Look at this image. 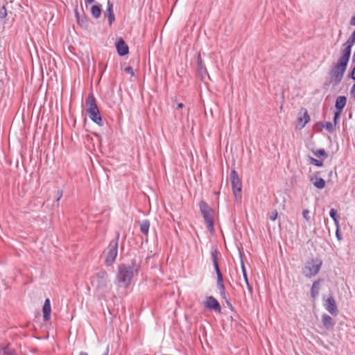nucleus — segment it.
I'll list each match as a JSON object with an SVG mask.
<instances>
[{
    "instance_id": "obj_14",
    "label": "nucleus",
    "mask_w": 355,
    "mask_h": 355,
    "mask_svg": "<svg viewBox=\"0 0 355 355\" xmlns=\"http://www.w3.org/2000/svg\"><path fill=\"white\" fill-rule=\"evenodd\" d=\"M310 181L317 189H322L325 187L326 182L324 180L318 175L311 177Z\"/></svg>"
},
{
    "instance_id": "obj_41",
    "label": "nucleus",
    "mask_w": 355,
    "mask_h": 355,
    "mask_svg": "<svg viewBox=\"0 0 355 355\" xmlns=\"http://www.w3.org/2000/svg\"><path fill=\"white\" fill-rule=\"evenodd\" d=\"M350 93L354 97H355V83L353 85L351 89Z\"/></svg>"
},
{
    "instance_id": "obj_11",
    "label": "nucleus",
    "mask_w": 355,
    "mask_h": 355,
    "mask_svg": "<svg viewBox=\"0 0 355 355\" xmlns=\"http://www.w3.org/2000/svg\"><path fill=\"white\" fill-rule=\"evenodd\" d=\"M116 48L119 55L123 56L128 53L129 49L122 38H120L116 43Z\"/></svg>"
},
{
    "instance_id": "obj_37",
    "label": "nucleus",
    "mask_w": 355,
    "mask_h": 355,
    "mask_svg": "<svg viewBox=\"0 0 355 355\" xmlns=\"http://www.w3.org/2000/svg\"><path fill=\"white\" fill-rule=\"evenodd\" d=\"M62 195H63V191L62 190H58L57 191V198H56V200H55V202H58L59 200L61 199V198L62 197Z\"/></svg>"
},
{
    "instance_id": "obj_27",
    "label": "nucleus",
    "mask_w": 355,
    "mask_h": 355,
    "mask_svg": "<svg viewBox=\"0 0 355 355\" xmlns=\"http://www.w3.org/2000/svg\"><path fill=\"white\" fill-rule=\"evenodd\" d=\"M216 275H217V287H218V290H223V287H225L224 283H223V275L221 273V274H218Z\"/></svg>"
},
{
    "instance_id": "obj_8",
    "label": "nucleus",
    "mask_w": 355,
    "mask_h": 355,
    "mask_svg": "<svg viewBox=\"0 0 355 355\" xmlns=\"http://www.w3.org/2000/svg\"><path fill=\"white\" fill-rule=\"evenodd\" d=\"M205 306L207 309L214 310L218 313H220L221 311L219 302L215 297L212 296H209L207 297L206 301L205 302Z\"/></svg>"
},
{
    "instance_id": "obj_42",
    "label": "nucleus",
    "mask_w": 355,
    "mask_h": 355,
    "mask_svg": "<svg viewBox=\"0 0 355 355\" xmlns=\"http://www.w3.org/2000/svg\"><path fill=\"white\" fill-rule=\"evenodd\" d=\"M245 284H246V286H247V287H248V288L249 291H250V293H252V286H251V285L250 284L249 281H248V283H245Z\"/></svg>"
},
{
    "instance_id": "obj_34",
    "label": "nucleus",
    "mask_w": 355,
    "mask_h": 355,
    "mask_svg": "<svg viewBox=\"0 0 355 355\" xmlns=\"http://www.w3.org/2000/svg\"><path fill=\"white\" fill-rule=\"evenodd\" d=\"M277 211L276 210H274L272 211H271L270 214H269V218L274 221L275 220V219L277 218Z\"/></svg>"
},
{
    "instance_id": "obj_43",
    "label": "nucleus",
    "mask_w": 355,
    "mask_h": 355,
    "mask_svg": "<svg viewBox=\"0 0 355 355\" xmlns=\"http://www.w3.org/2000/svg\"><path fill=\"white\" fill-rule=\"evenodd\" d=\"M349 23H350V25L355 26V15L352 17Z\"/></svg>"
},
{
    "instance_id": "obj_20",
    "label": "nucleus",
    "mask_w": 355,
    "mask_h": 355,
    "mask_svg": "<svg viewBox=\"0 0 355 355\" xmlns=\"http://www.w3.org/2000/svg\"><path fill=\"white\" fill-rule=\"evenodd\" d=\"M197 69L198 72L201 74V76H203L207 72L206 68L204 67L202 64V60L201 59L200 53H198L197 58Z\"/></svg>"
},
{
    "instance_id": "obj_5",
    "label": "nucleus",
    "mask_w": 355,
    "mask_h": 355,
    "mask_svg": "<svg viewBox=\"0 0 355 355\" xmlns=\"http://www.w3.org/2000/svg\"><path fill=\"white\" fill-rule=\"evenodd\" d=\"M200 212L207 224L209 231L214 230V210L205 202L200 201L199 203Z\"/></svg>"
},
{
    "instance_id": "obj_39",
    "label": "nucleus",
    "mask_w": 355,
    "mask_h": 355,
    "mask_svg": "<svg viewBox=\"0 0 355 355\" xmlns=\"http://www.w3.org/2000/svg\"><path fill=\"white\" fill-rule=\"evenodd\" d=\"M350 77H351L352 79L355 80V65H354V67L352 69V71L351 73Z\"/></svg>"
},
{
    "instance_id": "obj_24",
    "label": "nucleus",
    "mask_w": 355,
    "mask_h": 355,
    "mask_svg": "<svg viewBox=\"0 0 355 355\" xmlns=\"http://www.w3.org/2000/svg\"><path fill=\"white\" fill-rule=\"evenodd\" d=\"M309 116L306 110L303 112V116L298 118V123L303 128L309 121Z\"/></svg>"
},
{
    "instance_id": "obj_35",
    "label": "nucleus",
    "mask_w": 355,
    "mask_h": 355,
    "mask_svg": "<svg viewBox=\"0 0 355 355\" xmlns=\"http://www.w3.org/2000/svg\"><path fill=\"white\" fill-rule=\"evenodd\" d=\"M7 15V11L5 8V6H3L1 8H0V17L4 18Z\"/></svg>"
},
{
    "instance_id": "obj_48",
    "label": "nucleus",
    "mask_w": 355,
    "mask_h": 355,
    "mask_svg": "<svg viewBox=\"0 0 355 355\" xmlns=\"http://www.w3.org/2000/svg\"><path fill=\"white\" fill-rule=\"evenodd\" d=\"M352 59H353V61H355V50H354V52L353 53Z\"/></svg>"
},
{
    "instance_id": "obj_19",
    "label": "nucleus",
    "mask_w": 355,
    "mask_h": 355,
    "mask_svg": "<svg viewBox=\"0 0 355 355\" xmlns=\"http://www.w3.org/2000/svg\"><path fill=\"white\" fill-rule=\"evenodd\" d=\"M218 252L216 250H214L211 251V258L214 263V267L215 268L216 275L221 274V271L219 268L218 263V257H217Z\"/></svg>"
},
{
    "instance_id": "obj_45",
    "label": "nucleus",
    "mask_w": 355,
    "mask_h": 355,
    "mask_svg": "<svg viewBox=\"0 0 355 355\" xmlns=\"http://www.w3.org/2000/svg\"><path fill=\"white\" fill-rule=\"evenodd\" d=\"M184 107V104L182 103H180L178 104V108H182Z\"/></svg>"
},
{
    "instance_id": "obj_21",
    "label": "nucleus",
    "mask_w": 355,
    "mask_h": 355,
    "mask_svg": "<svg viewBox=\"0 0 355 355\" xmlns=\"http://www.w3.org/2000/svg\"><path fill=\"white\" fill-rule=\"evenodd\" d=\"M139 225L141 232L146 235L148 233L150 222L148 220H144L139 223Z\"/></svg>"
},
{
    "instance_id": "obj_13",
    "label": "nucleus",
    "mask_w": 355,
    "mask_h": 355,
    "mask_svg": "<svg viewBox=\"0 0 355 355\" xmlns=\"http://www.w3.org/2000/svg\"><path fill=\"white\" fill-rule=\"evenodd\" d=\"M85 105L87 107V111H92L98 108L93 93L89 94L85 101Z\"/></svg>"
},
{
    "instance_id": "obj_10",
    "label": "nucleus",
    "mask_w": 355,
    "mask_h": 355,
    "mask_svg": "<svg viewBox=\"0 0 355 355\" xmlns=\"http://www.w3.org/2000/svg\"><path fill=\"white\" fill-rule=\"evenodd\" d=\"M355 44V31L352 33L348 40L343 44L341 51L351 55L352 47Z\"/></svg>"
},
{
    "instance_id": "obj_3",
    "label": "nucleus",
    "mask_w": 355,
    "mask_h": 355,
    "mask_svg": "<svg viewBox=\"0 0 355 355\" xmlns=\"http://www.w3.org/2000/svg\"><path fill=\"white\" fill-rule=\"evenodd\" d=\"M91 284L95 291L99 295H104L108 293L112 288L110 282L108 279L107 273L103 270L92 277Z\"/></svg>"
},
{
    "instance_id": "obj_2",
    "label": "nucleus",
    "mask_w": 355,
    "mask_h": 355,
    "mask_svg": "<svg viewBox=\"0 0 355 355\" xmlns=\"http://www.w3.org/2000/svg\"><path fill=\"white\" fill-rule=\"evenodd\" d=\"M350 58V55L340 52L337 62L334 63L329 71L330 83L334 86L338 85L343 80L345 72Z\"/></svg>"
},
{
    "instance_id": "obj_23",
    "label": "nucleus",
    "mask_w": 355,
    "mask_h": 355,
    "mask_svg": "<svg viewBox=\"0 0 355 355\" xmlns=\"http://www.w3.org/2000/svg\"><path fill=\"white\" fill-rule=\"evenodd\" d=\"M319 281H315L313 283L311 289V295L313 298H315L319 293Z\"/></svg>"
},
{
    "instance_id": "obj_4",
    "label": "nucleus",
    "mask_w": 355,
    "mask_h": 355,
    "mask_svg": "<svg viewBox=\"0 0 355 355\" xmlns=\"http://www.w3.org/2000/svg\"><path fill=\"white\" fill-rule=\"evenodd\" d=\"M119 239V233L117 232L116 238L110 241L109 245L104 251L105 257V262L107 266H112L117 257Z\"/></svg>"
},
{
    "instance_id": "obj_47",
    "label": "nucleus",
    "mask_w": 355,
    "mask_h": 355,
    "mask_svg": "<svg viewBox=\"0 0 355 355\" xmlns=\"http://www.w3.org/2000/svg\"><path fill=\"white\" fill-rule=\"evenodd\" d=\"M80 355H88L87 352H81L80 353Z\"/></svg>"
},
{
    "instance_id": "obj_36",
    "label": "nucleus",
    "mask_w": 355,
    "mask_h": 355,
    "mask_svg": "<svg viewBox=\"0 0 355 355\" xmlns=\"http://www.w3.org/2000/svg\"><path fill=\"white\" fill-rule=\"evenodd\" d=\"M124 71H125L126 73H128L130 74L132 76H134V71H133V69H132V67H130V66L126 67L125 68Z\"/></svg>"
},
{
    "instance_id": "obj_6",
    "label": "nucleus",
    "mask_w": 355,
    "mask_h": 355,
    "mask_svg": "<svg viewBox=\"0 0 355 355\" xmlns=\"http://www.w3.org/2000/svg\"><path fill=\"white\" fill-rule=\"evenodd\" d=\"M321 266V260L312 259L306 263L303 270V274L307 277H313L319 272Z\"/></svg>"
},
{
    "instance_id": "obj_1",
    "label": "nucleus",
    "mask_w": 355,
    "mask_h": 355,
    "mask_svg": "<svg viewBox=\"0 0 355 355\" xmlns=\"http://www.w3.org/2000/svg\"><path fill=\"white\" fill-rule=\"evenodd\" d=\"M140 269V265L136 260H132L130 263L120 264L118 266L116 274V280L121 284V286L128 287L132 282V277L137 274Z\"/></svg>"
},
{
    "instance_id": "obj_40",
    "label": "nucleus",
    "mask_w": 355,
    "mask_h": 355,
    "mask_svg": "<svg viewBox=\"0 0 355 355\" xmlns=\"http://www.w3.org/2000/svg\"><path fill=\"white\" fill-rule=\"evenodd\" d=\"M336 237L338 238V240H340L341 239V237H340V233H339V226L338 227H336Z\"/></svg>"
},
{
    "instance_id": "obj_29",
    "label": "nucleus",
    "mask_w": 355,
    "mask_h": 355,
    "mask_svg": "<svg viewBox=\"0 0 355 355\" xmlns=\"http://www.w3.org/2000/svg\"><path fill=\"white\" fill-rule=\"evenodd\" d=\"M314 155L316 157H327V154L326 151L324 149H320L314 152Z\"/></svg>"
},
{
    "instance_id": "obj_28",
    "label": "nucleus",
    "mask_w": 355,
    "mask_h": 355,
    "mask_svg": "<svg viewBox=\"0 0 355 355\" xmlns=\"http://www.w3.org/2000/svg\"><path fill=\"white\" fill-rule=\"evenodd\" d=\"M334 124H333L331 122H326L323 127L327 130L329 132H332L334 130Z\"/></svg>"
},
{
    "instance_id": "obj_22",
    "label": "nucleus",
    "mask_w": 355,
    "mask_h": 355,
    "mask_svg": "<svg viewBox=\"0 0 355 355\" xmlns=\"http://www.w3.org/2000/svg\"><path fill=\"white\" fill-rule=\"evenodd\" d=\"M91 13L95 18H99L101 15V5H94L91 8Z\"/></svg>"
},
{
    "instance_id": "obj_32",
    "label": "nucleus",
    "mask_w": 355,
    "mask_h": 355,
    "mask_svg": "<svg viewBox=\"0 0 355 355\" xmlns=\"http://www.w3.org/2000/svg\"><path fill=\"white\" fill-rule=\"evenodd\" d=\"M241 269H242L243 276L245 282L248 283V275H247L246 269H245V266L243 262L241 264Z\"/></svg>"
},
{
    "instance_id": "obj_17",
    "label": "nucleus",
    "mask_w": 355,
    "mask_h": 355,
    "mask_svg": "<svg viewBox=\"0 0 355 355\" xmlns=\"http://www.w3.org/2000/svg\"><path fill=\"white\" fill-rule=\"evenodd\" d=\"M347 103V98L345 96H339L337 97L335 107L337 111L343 112Z\"/></svg>"
},
{
    "instance_id": "obj_30",
    "label": "nucleus",
    "mask_w": 355,
    "mask_h": 355,
    "mask_svg": "<svg viewBox=\"0 0 355 355\" xmlns=\"http://www.w3.org/2000/svg\"><path fill=\"white\" fill-rule=\"evenodd\" d=\"M309 160L311 164H314L315 166H322L323 165V162L321 160H318L311 157H309Z\"/></svg>"
},
{
    "instance_id": "obj_26",
    "label": "nucleus",
    "mask_w": 355,
    "mask_h": 355,
    "mask_svg": "<svg viewBox=\"0 0 355 355\" xmlns=\"http://www.w3.org/2000/svg\"><path fill=\"white\" fill-rule=\"evenodd\" d=\"M329 215L331 218L334 220L335 225L336 227H338L339 221L337 217V211L335 209H331L329 211Z\"/></svg>"
},
{
    "instance_id": "obj_9",
    "label": "nucleus",
    "mask_w": 355,
    "mask_h": 355,
    "mask_svg": "<svg viewBox=\"0 0 355 355\" xmlns=\"http://www.w3.org/2000/svg\"><path fill=\"white\" fill-rule=\"evenodd\" d=\"M326 310L330 313L331 315H337L338 309L336 304V301L334 297L331 295L329 296L325 301L324 304Z\"/></svg>"
},
{
    "instance_id": "obj_33",
    "label": "nucleus",
    "mask_w": 355,
    "mask_h": 355,
    "mask_svg": "<svg viewBox=\"0 0 355 355\" xmlns=\"http://www.w3.org/2000/svg\"><path fill=\"white\" fill-rule=\"evenodd\" d=\"M303 218L307 221H310V216H309V211L308 209H304L302 212Z\"/></svg>"
},
{
    "instance_id": "obj_46",
    "label": "nucleus",
    "mask_w": 355,
    "mask_h": 355,
    "mask_svg": "<svg viewBox=\"0 0 355 355\" xmlns=\"http://www.w3.org/2000/svg\"><path fill=\"white\" fill-rule=\"evenodd\" d=\"M109 353V347H107L105 353L103 355H108Z\"/></svg>"
},
{
    "instance_id": "obj_38",
    "label": "nucleus",
    "mask_w": 355,
    "mask_h": 355,
    "mask_svg": "<svg viewBox=\"0 0 355 355\" xmlns=\"http://www.w3.org/2000/svg\"><path fill=\"white\" fill-rule=\"evenodd\" d=\"M220 291V294L221 295V297L223 298V299H226V295H225V287H223V290H219Z\"/></svg>"
},
{
    "instance_id": "obj_25",
    "label": "nucleus",
    "mask_w": 355,
    "mask_h": 355,
    "mask_svg": "<svg viewBox=\"0 0 355 355\" xmlns=\"http://www.w3.org/2000/svg\"><path fill=\"white\" fill-rule=\"evenodd\" d=\"M0 355H16L8 346L0 347Z\"/></svg>"
},
{
    "instance_id": "obj_7",
    "label": "nucleus",
    "mask_w": 355,
    "mask_h": 355,
    "mask_svg": "<svg viewBox=\"0 0 355 355\" xmlns=\"http://www.w3.org/2000/svg\"><path fill=\"white\" fill-rule=\"evenodd\" d=\"M230 180L232 188L236 199L241 198V182L235 170H232L230 173Z\"/></svg>"
},
{
    "instance_id": "obj_31",
    "label": "nucleus",
    "mask_w": 355,
    "mask_h": 355,
    "mask_svg": "<svg viewBox=\"0 0 355 355\" xmlns=\"http://www.w3.org/2000/svg\"><path fill=\"white\" fill-rule=\"evenodd\" d=\"M341 113H342V112L336 110V112L334 113V122L335 125L338 123V121L340 119Z\"/></svg>"
},
{
    "instance_id": "obj_15",
    "label": "nucleus",
    "mask_w": 355,
    "mask_h": 355,
    "mask_svg": "<svg viewBox=\"0 0 355 355\" xmlns=\"http://www.w3.org/2000/svg\"><path fill=\"white\" fill-rule=\"evenodd\" d=\"M42 312H43L44 320L45 321L49 320L51 318V308L50 300L48 298L46 299V300L44 302L43 309H42Z\"/></svg>"
},
{
    "instance_id": "obj_16",
    "label": "nucleus",
    "mask_w": 355,
    "mask_h": 355,
    "mask_svg": "<svg viewBox=\"0 0 355 355\" xmlns=\"http://www.w3.org/2000/svg\"><path fill=\"white\" fill-rule=\"evenodd\" d=\"M105 15L106 17H107L109 24H110V25H111L113 23V21H114L115 17H114V12H113V4H112V3L110 2V1H107V9L105 12Z\"/></svg>"
},
{
    "instance_id": "obj_18",
    "label": "nucleus",
    "mask_w": 355,
    "mask_h": 355,
    "mask_svg": "<svg viewBox=\"0 0 355 355\" xmlns=\"http://www.w3.org/2000/svg\"><path fill=\"white\" fill-rule=\"evenodd\" d=\"M322 322L324 327L327 329H332L335 324L333 319L327 314L322 315Z\"/></svg>"
},
{
    "instance_id": "obj_44",
    "label": "nucleus",
    "mask_w": 355,
    "mask_h": 355,
    "mask_svg": "<svg viewBox=\"0 0 355 355\" xmlns=\"http://www.w3.org/2000/svg\"><path fill=\"white\" fill-rule=\"evenodd\" d=\"M86 4H91L92 3L94 0H85Z\"/></svg>"
},
{
    "instance_id": "obj_12",
    "label": "nucleus",
    "mask_w": 355,
    "mask_h": 355,
    "mask_svg": "<svg viewBox=\"0 0 355 355\" xmlns=\"http://www.w3.org/2000/svg\"><path fill=\"white\" fill-rule=\"evenodd\" d=\"M90 119L98 124V125H103V119L101 116L98 108L92 111H87Z\"/></svg>"
}]
</instances>
